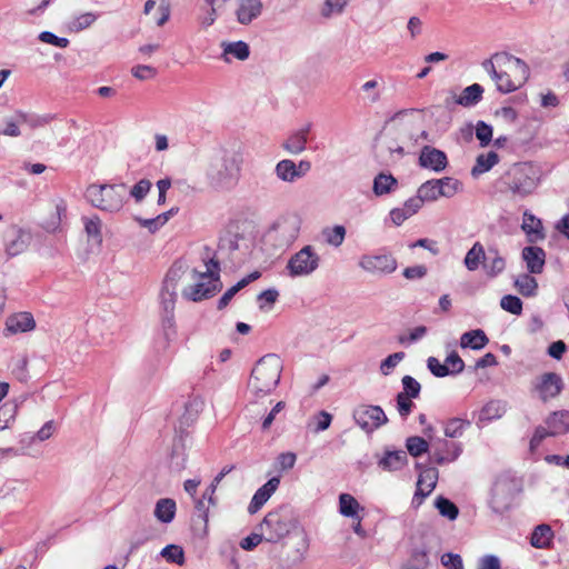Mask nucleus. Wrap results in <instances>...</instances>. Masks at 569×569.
I'll use <instances>...</instances> for the list:
<instances>
[{
  "label": "nucleus",
  "mask_w": 569,
  "mask_h": 569,
  "mask_svg": "<svg viewBox=\"0 0 569 569\" xmlns=\"http://www.w3.org/2000/svg\"><path fill=\"white\" fill-rule=\"evenodd\" d=\"M282 371L281 359L273 353L263 356L254 365L248 381V391L253 398L271 393L278 386Z\"/></svg>",
  "instance_id": "1"
},
{
  "label": "nucleus",
  "mask_w": 569,
  "mask_h": 569,
  "mask_svg": "<svg viewBox=\"0 0 569 569\" xmlns=\"http://www.w3.org/2000/svg\"><path fill=\"white\" fill-rule=\"evenodd\" d=\"M187 276V268L181 262H176L167 271L158 293V303L162 325L167 329L174 327V309L178 300L180 283Z\"/></svg>",
  "instance_id": "2"
},
{
  "label": "nucleus",
  "mask_w": 569,
  "mask_h": 569,
  "mask_svg": "<svg viewBox=\"0 0 569 569\" xmlns=\"http://www.w3.org/2000/svg\"><path fill=\"white\" fill-rule=\"evenodd\" d=\"M219 271V261L214 259H210L206 263L203 272L192 269L188 276L193 283L181 289L182 298L199 302L213 297L222 288Z\"/></svg>",
  "instance_id": "3"
},
{
  "label": "nucleus",
  "mask_w": 569,
  "mask_h": 569,
  "mask_svg": "<svg viewBox=\"0 0 569 569\" xmlns=\"http://www.w3.org/2000/svg\"><path fill=\"white\" fill-rule=\"evenodd\" d=\"M241 157L229 150L217 152L209 164L207 178L216 189H229L238 181L241 170Z\"/></svg>",
  "instance_id": "4"
},
{
  "label": "nucleus",
  "mask_w": 569,
  "mask_h": 569,
  "mask_svg": "<svg viewBox=\"0 0 569 569\" xmlns=\"http://www.w3.org/2000/svg\"><path fill=\"white\" fill-rule=\"evenodd\" d=\"M502 191L512 197L525 198L531 194L540 181L539 169L531 162L515 163L500 179Z\"/></svg>",
  "instance_id": "5"
},
{
  "label": "nucleus",
  "mask_w": 569,
  "mask_h": 569,
  "mask_svg": "<svg viewBox=\"0 0 569 569\" xmlns=\"http://www.w3.org/2000/svg\"><path fill=\"white\" fill-rule=\"evenodd\" d=\"M126 194L127 186L124 183H92L87 188L84 198L92 207L116 213L123 208Z\"/></svg>",
  "instance_id": "6"
},
{
  "label": "nucleus",
  "mask_w": 569,
  "mask_h": 569,
  "mask_svg": "<svg viewBox=\"0 0 569 569\" xmlns=\"http://www.w3.org/2000/svg\"><path fill=\"white\" fill-rule=\"evenodd\" d=\"M299 222L295 218H284L276 221L266 232L263 241L276 250L290 246L298 237Z\"/></svg>",
  "instance_id": "7"
},
{
  "label": "nucleus",
  "mask_w": 569,
  "mask_h": 569,
  "mask_svg": "<svg viewBox=\"0 0 569 569\" xmlns=\"http://www.w3.org/2000/svg\"><path fill=\"white\" fill-rule=\"evenodd\" d=\"M320 261L316 248L307 244L290 257L286 268L292 278L308 277L319 268Z\"/></svg>",
  "instance_id": "8"
},
{
  "label": "nucleus",
  "mask_w": 569,
  "mask_h": 569,
  "mask_svg": "<svg viewBox=\"0 0 569 569\" xmlns=\"http://www.w3.org/2000/svg\"><path fill=\"white\" fill-rule=\"evenodd\" d=\"M358 266L372 276H386L395 272L398 268L397 259L391 253L363 254Z\"/></svg>",
  "instance_id": "9"
},
{
  "label": "nucleus",
  "mask_w": 569,
  "mask_h": 569,
  "mask_svg": "<svg viewBox=\"0 0 569 569\" xmlns=\"http://www.w3.org/2000/svg\"><path fill=\"white\" fill-rule=\"evenodd\" d=\"M357 425L366 432H372L388 422L380 406H360L353 411Z\"/></svg>",
  "instance_id": "10"
},
{
  "label": "nucleus",
  "mask_w": 569,
  "mask_h": 569,
  "mask_svg": "<svg viewBox=\"0 0 569 569\" xmlns=\"http://www.w3.org/2000/svg\"><path fill=\"white\" fill-rule=\"evenodd\" d=\"M291 526L288 517L279 511H271L263 518L261 530L269 542H278L290 532Z\"/></svg>",
  "instance_id": "11"
},
{
  "label": "nucleus",
  "mask_w": 569,
  "mask_h": 569,
  "mask_svg": "<svg viewBox=\"0 0 569 569\" xmlns=\"http://www.w3.org/2000/svg\"><path fill=\"white\" fill-rule=\"evenodd\" d=\"M499 69H507L516 81V86L521 88L529 79V67L521 60L509 53H496L493 56Z\"/></svg>",
  "instance_id": "12"
},
{
  "label": "nucleus",
  "mask_w": 569,
  "mask_h": 569,
  "mask_svg": "<svg viewBox=\"0 0 569 569\" xmlns=\"http://www.w3.org/2000/svg\"><path fill=\"white\" fill-rule=\"evenodd\" d=\"M431 446V459L437 465L453 462L462 452V445L460 442L449 441L445 438H437Z\"/></svg>",
  "instance_id": "13"
},
{
  "label": "nucleus",
  "mask_w": 569,
  "mask_h": 569,
  "mask_svg": "<svg viewBox=\"0 0 569 569\" xmlns=\"http://www.w3.org/2000/svg\"><path fill=\"white\" fill-rule=\"evenodd\" d=\"M561 377L555 372H546L538 377L533 383V390L543 402L556 398L562 390Z\"/></svg>",
  "instance_id": "14"
},
{
  "label": "nucleus",
  "mask_w": 569,
  "mask_h": 569,
  "mask_svg": "<svg viewBox=\"0 0 569 569\" xmlns=\"http://www.w3.org/2000/svg\"><path fill=\"white\" fill-rule=\"evenodd\" d=\"M439 472L437 468L429 467L425 468L417 481V489L412 498V506L418 508L423 502V499L428 497L437 486Z\"/></svg>",
  "instance_id": "15"
},
{
  "label": "nucleus",
  "mask_w": 569,
  "mask_h": 569,
  "mask_svg": "<svg viewBox=\"0 0 569 569\" xmlns=\"http://www.w3.org/2000/svg\"><path fill=\"white\" fill-rule=\"evenodd\" d=\"M311 130L312 123L307 122L301 128L292 131L281 143L282 149L292 156L302 153L307 149Z\"/></svg>",
  "instance_id": "16"
},
{
  "label": "nucleus",
  "mask_w": 569,
  "mask_h": 569,
  "mask_svg": "<svg viewBox=\"0 0 569 569\" xmlns=\"http://www.w3.org/2000/svg\"><path fill=\"white\" fill-rule=\"evenodd\" d=\"M512 502V491L509 482L498 480L493 485L490 505L495 512L503 513Z\"/></svg>",
  "instance_id": "17"
},
{
  "label": "nucleus",
  "mask_w": 569,
  "mask_h": 569,
  "mask_svg": "<svg viewBox=\"0 0 569 569\" xmlns=\"http://www.w3.org/2000/svg\"><path fill=\"white\" fill-rule=\"evenodd\" d=\"M419 164L435 172H441L447 168L448 159L443 151L430 146H425L419 157Z\"/></svg>",
  "instance_id": "18"
},
{
  "label": "nucleus",
  "mask_w": 569,
  "mask_h": 569,
  "mask_svg": "<svg viewBox=\"0 0 569 569\" xmlns=\"http://www.w3.org/2000/svg\"><path fill=\"white\" fill-rule=\"evenodd\" d=\"M187 435H178L173 438L170 451V468L173 471H181L187 466Z\"/></svg>",
  "instance_id": "19"
},
{
  "label": "nucleus",
  "mask_w": 569,
  "mask_h": 569,
  "mask_svg": "<svg viewBox=\"0 0 569 569\" xmlns=\"http://www.w3.org/2000/svg\"><path fill=\"white\" fill-rule=\"evenodd\" d=\"M280 485V478L273 477L269 479L262 487H260L253 495L249 506L248 512L250 515L256 513L261 507L270 499L273 492Z\"/></svg>",
  "instance_id": "20"
},
{
  "label": "nucleus",
  "mask_w": 569,
  "mask_h": 569,
  "mask_svg": "<svg viewBox=\"0 0 569 569\" xmlns=\"http://www.w3.org/2000/svg\"><path fill=\"white\" fill-rule=\"evenodd\" d=\"M408 463V456L405 450L386 449L378 459L377 465L380 469L389 472L401 470Z\"/></svg>",
  "instance_id": "21"
},
{
  "label": "nucleus",
  "mask_w": 569,
  "mask_h": 569,
  "mask_svg": "<svg viewBox=\"0 0 569 569\" xmlns=\"http://www.w3.org/2000/svg\"><path fill=\"white\" fill-rule=\"evenodd\" d=\"M521 257L530 273L539 274L543 271L546 252L542 248L536 246L525 247Z\"/></svg>",
  "instance_id": "22"
},
{
  "label": "nucleus",
  "mask_w": 569,
  "mask_h": 569,
  "mask_svg": "<svg viewBox=\"0 0 569 569\" xmlns=\"http://www.w3.org/2000/svg\"><path fill=\"white\" fill-rule=\"evenodd\" d=\"M36 321L31 313L20 312L11 316L6 321V331L10 335L33 330Z\"/></svg>",
  "instance_id": "23"
},
{
  "label": "nucleus",
  "mask_w": 569,
  "mask_h": 569,
  "mask_svg": "<svg viewBox=\"0 0 569 569\" xmlns=\"http://www.w3.org/2000/svg\"><path fill=\"white\" fill-rule=\"evenodd\" d=\"M262 11L261 0H240L237 9V20L241 24H249Z\"/></svg>",
  "instance_id": "24"
},
{
  "label": "nucleus",
  "mask_w": 569,
  "mask_h": 569,
  "mask_svg": "<svg viewBox=\"0 0 569 569\" xmlns=\"http://www.w3.org/2000/svg\"><path fill=\"white\" fill-rule=\"evenodd\" d=\"M521 229L529 242H536L545 238L542 222L529 211L523 212Z\"/></svg>",
  "instance_id": "25"
},
{
  "label": "nucleus",
  "mask_w": 569,
  "mask_h": 569,
  "mask_svg": "<svg viewBox=\"0 0 569 569\" xmlns=\"http://www.w3.org/2000/svg\"><path fill=\"white\" fill-rule=\"evenodd\" d=\"M552 437L565 435L569 431V412L566 410L555 411L545 420Z\"/></svg>",
  "instance_id": "26"
},
{
  "label": "nucleus",
  "mask_w": 569,
  "mask_h": 569,
  "mask_svg": "<svg viewBox=\"0 0 569 569\" xmlns=\"http://www.w3.org/2000/svg\"><path fill=\"white\" fill-rule=\"evenodd\" d=\"M223 52H222V60L227 63L230 62L229 56L234 57L238 60H247L250 54L249 46L243 41H236V42H223L222 43Z\"/></svg>",
  "instance_id": "27"
},
{
  "label": "nucleus",
  "mask_w": 569,
  "mask_h": 569,
  "mask_svg": "<svg viewBox=\"0 0 569 569\" xmlns=\"http://www.w3.org/2000/svg\"><path fill=\"white\" fill-rule=\"evenodd\" d=\"M489 342L488 337L481 329L470 330L460 337V347L480 350Z\"/></svg>",
  "instance_id": "28"
},
{
  "label": "nucleus",
  "mask_w": 569,
  "mask_h": 569,
  "mask_svg": "<svg viewBox=\"0 0 569 569\" xmlns=\"http://www.w3.org/2000/svg\"><path fill=\"white\" fill-rule=\"evenodd\" d=\"M177 506L173 499L162 498L159 499L154 508V517L163 523H170L176 516Z\"/></svg>",
  "instance_id": "29"
},
{
  "label": "nucleus",
  "mask_w": 569,
  "mask_h": 569,
  "mask_svg": "<svg viewBox=\"0 0 569 569\" xmlns=\"http://www.w3.org/2000/svg\"><path fill=\"white\" fill-rule=\"evenodd\" d=\"M506 268L505 258L500 256L498 249L489 248L488 256L486 257L483 269L490 277H496L501 273Z\"/></svg>",
  "instance_id": "30"
},
{
  "label": "nucleus",
  "mask_w": 569,
  "mask_h": 569,
  "mask_svg": "<svg viewBox=\"0 0 569 569\" xmlns=\"http://www.w3.org/2000/svg\"><path fill=\"white\" fill-rule=\"evenodd\" d=\"M86 234L90 241L100 246L102 243V221L97 216L82 218Z\"/></svg>",
  "instance_id": "31"
},
{
  "label": "nucleus",
  "mask_w": 569,
  "mask_h": 569,
  "mask_svg": "<svg viewBox=\"0 0 569 569\" xmlns=\"http://www.w3.org/2000/svg\"><path fill=\"white\" fill-rule=\"evenodd\" d=\"M553 538V531L549 525L542 523L535 528L530 542L535 548H547Z\"/></svg>",
  "instance_id": "32"
},
{
  "label": "nucleus",
  "mask_w": 569,
  "mask_h": 569,
  "mask_svg": "<svg viewBox=\"0 0 569 569\" xmlns=\"http://www.w3.org/2000/svg\"><path fill=\"white\" fill-rule=\"evenodd\" d=\"M485 248L480 242H476L467 252L463 263L469 271H475L479 268L480 263L486 260Z\"/></svg>",
  "instance_id": "33"
},
{
  "label": "nucleus",
  "mask_w": 569,
  "mask_h": 569,
  "mask_svg": "<svg viewBox=\"0 0 569 569\" xmlns=\"http://www.w3.org/2000/svg\"><path fill=\"white\" fill-rule=\"evenodd\" d=\"M482 93V87L478 83H473L463 89L462 93L457 98L456 102L463 107H471L481 100Z\"/></svg>",
  "instance_id": "34"
},
{
  "label": "nucleus",
  "mask_w": 569,
  "mask_h": 569,
  "mask_svg": "<svg viewBox=\"0 0 569 569\" xmlns=\"http://www.w3.org/2000/svg\"><path fill=\"white\" fill-rule=\"evenodd\" d=\"M274 172L277 178L283 182L292 183L298 180L296 162L290 159L280 160L276 164Z\"/></svg>",
  "instance_id": "35"
},
{
  "label": "nucleus",
  "mask_w": 569,
  "mask_h": 569,
  "mask_svg": "<svg viewBox=\"0 0 569 569\" xmlns=\"http://www.w3.org/2000/svg\"><path fill=\"white\" fill-rule=\"evenodd\" d=\"M361 509L360 503L350 493H341L339 496V511L342 516L348 518H358Z\"/></svg>",
  "instance_id": "36"
},
{
  "label": "nucleus",
  "mask_w": 569,
  "mask_h": 569,
  "mask_svg": "<svg viewBox=\"0 0 569 569\" xmlns=\"http://www.w3.org/2000/svg\"><path fill=\"white\" fill-rule=\"evenodd\" d=\"M498 162L499 156L495 151H489L486 154H479L476 159V164L471 169V174L473 177H478L489 171Z\"/></svg>",
  "instance_id": "37"
},
{
  "label": "nucleus",
  "mask_w": 569,
  "mask_h": 569,
  "mask_svg": "<svg viewBox=\"0 0 569 569\" xmlns=\"http://www.w3.org/2000/svg\"><path fill=\"white\" fill-rule=\"evenodd\" d=\"M470 421L461 418H451L443 423V433L447 438L456 439L462 437L470 427Z\"/></svg>",
  "instance_id": "38"
},
{
  "label": "nucleus",
  "mask_w": 569,
  "mask_h": 569,
  "mask_svg": "<svg viewBox=\"0 0 569 569\" xmlns=\"http://www.w3.org/2000/svg\"><path fill=\"white\" fill-rule=\"evenodd\" d=\"M515 287L525 297H533L538 290L537 280L527 273H522L515 279Z\"/></svg>",
  "instance_id": "39"
},
{
  "label": "nucleus",
  "mask_w": 569,
  "mask_h": 569,
  "mask_svg": "<svg viewBox=\"0 0 569 569\" xmlns=\"http://www.w3.org/2000/svg\"><path fill=\"white\" fill-rule=\"evenodd\" d=\"M506 412V403L501 400H491L483 406L480 412L481 421H490L502 417Z\"/></svg>",
  "instance_id": "40"
},
{
  "label": "nucleus",
  "mask_w": 569,
  "mask_h": 569,
  "mask_svg": "<svg viewBox=\"0 0 569 569\" xmlns=\"http://www.w3.org/2000/svg\"><path fill=\"white\" fill-rule=\"evenodd\" d=\"M397 186V179L392 174L379 173L373 180V192L377 196H383Z\"/></svg>",
  "instance_id": "41"
},
{
  "label": "nucleus",
  "mask_w": 569,
  "mask_h": 569,
  "mask_svg": "<svg viewBox=\"0 0 569 569\" xmlns=\"http://www.w3.org/2000/svg\"><path fill=\"white\" fill-rule=\"evenodd\" d=\"M417 192L420 196V198L423 200V202H426V201L432 202V201L438 200L441 197L437 179H431V180L423 182L418 188Z\"/></svg>",
  "instance_id": "42"
},
{
  "label": "nucleus",
  "mask_w": 569,
  "mask_h": 569,
  "mask_svg": "<svg viewBox=\"0 0 569 569\" xmlns=\"http://www.w3.org/2000/svg\"><path fill=\"white\" fill-rule=\"evenodd\" d=\"M322 236H323V239L326 241V243H328L329 246H332V247H340L343 241H345V238H346V228L341 224H337L332 228H325L322 230Z\"/></svg>",
  "instance_id": "43"
},
{
  "label": "nucleus",
  "mask_w": 569,
  "mask_h": 569,
  "mask_svg": "<svg viewBox=\"0 0 569 569\" xmlns=\"http://www.w3.org/2000/svg\"><path fill=\"white\" fill-rule=\"evenodd\" d=\"M493 81L496 82L497 89L502 93L513 92L519 89V87L516 86L512 74L507 69H500Z\"/></svg>",
  "instance_id": "44"
},
{
  "label": "nucleus",
  "mask_w": 569,
  "mask_h": 569,
  "mask_svg": "<svg viewBox=\"0 0 569 569\" xmlns=\"http://www.w3.org/2000/svg\"><path fill=\"white\" fill-rule=\"evenodd\" d=\"M19 121L28 124L30 128L36 129L40 127H44L50 123L53 119L51 114H32L26 113L22 111L18 112Z\"/></svg>",
  "instance_id": "45"
},
{
  "label": "nucleus",
  "mask_w": 569,
  "mask_h": 569,
  "mask_svg": "<svg viewBox=\"0 0 569 569\" xmlns=\"http://www.w3.org/2000/svg\"><path fill=\"white\" fill-rule=\"evenodd\" d=\"M98 19V14L93 12H84L76 16L69 22V29L73 32H80L89 27H91Z\"/></svg>",
  "instance_id": "46"
},
{
  "label": "nucleus",
  "mask_w": 569,
  "mask_h": 569,
  "mask_svg": "<svg viewBox=\"0 0 569 569\" xmlns=\"http://www.w3.org/2000/svg\"><path fill=\"white\" fill-rule=\"evenodd\" d=\"M435 507L438 509L442 517L449 520H456L459 515L458 507L452 501L442 496H439L435 500Z\"/></svg>",
  "instance_id": "47"
},
{
  "label": "nucleus",
  "mask_w": 569,
  "mask_h": 569,
  "mask_svg": "<svg viewBox=\"0 0 569 569\" xmlns=\"http://www.w3.org/2000/svg\"><path fill=\"white\" fill-rule=\"evenodd\" d=\"M441 197L451 198L461 190V182L451 177L437 179Z\"/></svg>",
  "instance_id": "48"
},
{
  "label": "nucleus",
  "mask_w": 569,
  "mask_h": 569,
  "mask_svg": "<svg viewBox=\"0 0 569 569\" xmlns=\"http://www.w3.org/2000/svg\"><path fill=\"white\" fill-rule=\"evenodd\" d=\"M406 448L412 457H419L428 451L429 443L422 437L413 436L406 440Z\"/></svg>",
  "instance_id": "49"
},
{
  "label": "nucleus",
  "mask_w": 569,
  "mask_h": 569,
  "mask_svg": "<svg viewBox=\"0 0 569 569\" xmlns=\"http://www.w3.org/2000/svg\"><path fill=\"white\" fill-rule=\"evenodd\" d=\"M151 187L152 183L149 179H140L130 188L129 194L137 203H140L150 192Z\"/></svg>",
  "instance_id": "50"
},
{
  "label": "nucleus",
  "mask_w": 569,
  "mask_h": 569,
  "mask_svg": "<svg viewBox=\"0 0 569 569\" xmlns=\"http://www.w3.org/2000/svg\"><path fill=\"white\" fill-rule=\"evenodd\" d=\"M161 557H163L167 561L183 565L184 562V552L183 549L178 545H168L166 546L161 552Z\"/></svg>",
  "instance_id": "51"
},
{
  "label": "nucleus",
  "mask_w": 569,
  "mask_h": 569,
  "mask_svg": "<svg viewBox=\"0 0 569 569\" xmlns=\"http://www.w3.org/2000/svg\"><path fill=\"white\" fill-rule=\"evenodd\" d=\"M350 0H326L321 9V14L325 18L340 14Z\"/></svg>",
  "instance_id": "52"
},
{
  "label": "nucleus",
  "mask_w": 569,
  "mask_h": 569,
  "mask_svg": "<svg viewBox=\"0 0 569 569\" xmlns=\"http://www.w3.org/2000/svg\"><path fill=\"white\" fill-rule=\"evenodd\" d=\"M406 355L403 351H398L392 355H389L385 360L380 363V372L383 376H389L396 366L405 359Z\"/></svg>",
  "instance_id": "53"
},
{
  "label": "nucleus",
  "mask_w": 569,
  "mask_h": 569,
  "mask_svg": "<svg viewBox=\"0 0 569 569\" xmlns=\"http://www.w3.org/2000/svg\"><path fill=\"white\" fill-rule=\"evenodd\" d=\"M500 306L503 310L512 313L520 315L522 312V301L517 296L506 295L500 300Z\"/></svg>",
  "instance_id": "54"
},
{
  "label": "nucleus",
  "mask_w": 569,
  "mask_h": 569,
  "mask_svg": "<svg viewBox=\"0 0 569 569\" xmlns=\"http://www.w3.org/2000/svg\"><path fill=\"white\" fill-rule=\"evenodd\" d=\"M476 137L481 147H487L492 141V127L485 121H478L476 124Z\"/></svg>",
  "instance_id": "55"
},
{
  "label": "nucleus",
  "mask_w": 569,
  "mask_h": 569,
  "mask_svg": "<svg viewBox=\"0 0 569 569\" xmlns=\"http://www.w3.org/2000/svg\"><path fill=\"white\" fill-rule=\"evenodd\" d=\"M428 565V553L425 550H416L408 560L407 569H426Z\"/></svg>",
  "instance_id": "56"
},
{
  "label": "nucleus",
  "mask_w": 569,
  "mask_h": 569,
  "mask_svg": "<svg viewBox=\"0 0 569 569\" xmlns=\"http://www.w3.org/2000/svg\"><path fill=\"white\" fill-rule=\"evenodd\" d=\"M248 284V280H240L234 286L229 288L218 300V309L222 310L224 309L231 299L234 297L237 292H239L242 288H244Z\"/></svg>",
  "instance_id": "57"
},
{
  "label": "nucleus",
  "mask_w": 569,
  "mask_h": 569,
  "mask_svg": "<svg viewBox=\"0 0 569 569\" xmlns=\"http://www.w3.org/2000/svg\"><path fill=\"white\" fill-rule=\"evenodd\" d=\"M403 391L401 395H408L410 398H418L421 390V385L411 376H405L401 380Z\"/></svg>",
  "instance_id": "58"
},
{
  "label": "nucleus",
  "mask_w": 569,
  "mask_h": 569,
  "mask_svg": "<svg viewBox=\"0 0 569 569\" xmlns=\"http://www.w3.org/2000/svg\"><path fill=\"white\" fill-rule=\"evenodd\" d=\"M445 362L448 366L449 375L460 373L465 369V362L456 351H452Z\"/></svg>",
  "instance_id": "59"
},
{
  "label": "nucleus",
  "mask_w": 569,
  "mask_h": 569,
  "mask_svg": "<svg viewBox=\"0 0 569 569\" xmlns=\"http://www.w3.org/2000/svg\"><path fill=\"white\" fill-rule=\"evenodd\" d=\"M411 399L408 395H397V410L402 418H407L412 410L413 402Z\"/></svg>",
  "instance_id": "60"
},
{
  "label": "nucleus",
  "mask_w": 569,
  "mask_h": 569,
  "mask_svg": "<svg viewBox=\"0 0 569 569\" xmlns=\"http://www.w3.org/2000/svg\"><path fill=\"white\" fill-rule=\"evenodd\" d=\"M428 369L431 371V373L436 377L442 378L446 376H449L448 366H446V362L441 363L437 358L429 357L427 360Z\"/></svg>",
  "instance_id": "61"
},
{
  "label": "nucleus",
  "mask_w": 569,
  "mask_h": 569,
  "mask_svg": "<svg viewBox=\"0 0 569 569\" xmlns=\"http://www.w3.org/2000/svg\"><path fill=\"white\" fill-rule=\"evenodd\" d=\"M131 73L139 80H149L156 77L157 70L151 66L139 64L131 69Z\"/></svg>",
  "instance_id": "62"
},
{
  "label": "nucleus",
  "mask_w": 569,
  "mask_h": 569,
  "mask_svg": "<svg viewBox=\"0 0 569 569\" xmlns=\"http://www.w3.org/2000/svg\"><path fill=\"white\" fill-rule=\"evenodd\" d=\"M40 41L44 43H49L56 46L58 48H66L69 44V40L67 38L57 37L54 33L50 31H43L39 34Z\"/></svg>",
  "instance_id": "63"
},
{
  "label": "nucleus",
  "mask_w": 569,
  "mask_h": 569,
  "mask_svg": "<svg viewBox=\"0 0 569 569\" xmlns=\"http://www.w3.org/2000/svg\"><path fill=\"white\" fill-rule=\"evenodd\" d=\"M441 563L447 569H463L462 559L457 553H451V552L443 553L441 556Z\"/></svg>",
  "instance_id": "64"
}]
</instances>
